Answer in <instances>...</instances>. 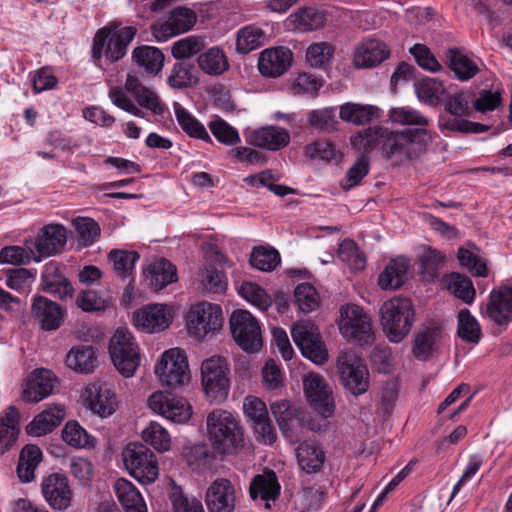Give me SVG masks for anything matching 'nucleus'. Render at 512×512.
Here are the masks:
<instances>
[{
	"instance_id": "f3484780",
	"label": "nucleus",
	"mask_w": 512,
	"mask_h": 512,
	"mask_svg": "<svg viewBox=\"0 0 512 512\" xmlns=\"http://www.w3.org/2000/svg\"><path fill=\"white\" fill-rule=\"evenodd\" d=\"M84 399L89 410L101 418L113 415L120 403L113 386L101 380H95L87 385Z\"/></svg>"
},
{
	"instance_id": "8fccbe9b",
	"label": "nucleus",
	"mask_w": 512,
	"mask_h": 512,
	"mask_svg": "<svg viewBox=\"0 0 512 512\" xmlns=\"http://www.w3.org/2000/svg\"><path fill=\"white\" fill-rule=\"evenodd\" d=\"M457 334L463 341L471 344H477L481 339V326L478 320L466 308L458 312Z\"/></svg>"
},
{
	"instance_id": "58836bf2",
	"label": "nucleus",
	"mask_w": 512,
	"mask_h": 512,
	"mask_svg": "<svg viewBox=\"0 0 512 512\" xmlns=\"http://www.w3.org/2000/svg\"><path fill=\"white\" fill-rule=\"evenodd\" d=\"M440 329L431 327L419 331L414 340L413 355L419 360H427L437 350L442 339Z\"/></svg>"
},
{
	"instance_id": "f257e3e1",
	"label": "nucleus",
	"mask_w": 512,
	"mask_h": 512,
	"mask_svg": "<svg viewBox=\"0 0 512 512\" xmlns=\"http://www.w3.org/2000/svg\"><path fill=\"white\" fill-rule=\"evenodd\" d=\"M125 89L133 96L135 101L120 87L114 86L109 90L111 102L125 112L143 118L145 114L141 107L157 116L163 115L167 110L165 103L157 92L153 88L143 85L136 73L129 72L127 74Z\"/></svg>"
},
{
	"instance_id": "6e6d98bb",
	"label": "nucleus",
	"mask_w": 512,
	"mask_h": 512,
	"mask_svg": "<svg viewBox=\"0 0 512 512\" xmlns=\"http://www.w3.org/2000/svg\"><path fill=\"white\" fill-rule=\"evenodd\" d=\"M304 154L311 160L322 161H340L342 158L341 152L335 147L333 143L328 140H316L304 148Z\"/></svg>"
},
{
	"instance_id": "052dcab7",
	"label": "nucleus",
	"mask_w": 512,
	"mask_h": 512,
	"mask_svg": "<svg viewBox=\"0 0 512 512\" xmlns=\"http://www.w3.org/2000/svg\"><path fill=\"white\" fill-rule=\"evenodd\" d=\"M391 121L399 125H414L424 128L429 124V120L418 110L409 107H393L389 111Z\"/></svg>"
},
{
	"instance_id": "de8ad7c7",
	"label": "nucleus",
	"mask_w": 512,
	"mask_h": 512,
	"mask_svg": "<svg viewBox=\"0 0 512 512\" xmlns=\"http://www.w3.org/2000/svg\"><path fill=\"white\" fill-rule=\"evenodd\" d=\"M199 83V75L193 65L180 62L175 63L168 76V84L173 89L194 87Z\"/></svg>"
},
{
	"instance_id": "9b49d317",
	"label": "nucleus",
	"mask_w": 512,
	"mask_h": 512,
	"mask_svg": "<svg viewBox=\"0 0 512 512\" xmlns=\"http://www.w3.org/2000/svg\"><path fill=\"white\" fill-rule=\"evenodd\" d=\"M338 328L340 334L349 342L362 345L370 343L373 339L371 318L356 304H347L340 308Z\"/></svg>"
},
{
	"instance_id": "72a5a7b5",
	"label": "nucleus",
	"mask_w": 512,
	"mask_h": 512,
	"mask_svg": "<svg viewBox=\"0 0 512 512\" xmlns=\"http://www.w3.org/2000/svg\"><path fill=\"white\" fill-rule=\"evenodd\" d=\"M42 289L61 299L72 298L73 287L65 276L60 273L56 263L49 262L42 272Z\"/></svg>"
},
{
	"instance_id": "2eb2a0df",
	"label": "nucleus",
	"mask_w": 512,
	"mask_h": 512,
	"mask_svg": "<svg viewBox=\"0 0 512 512\" xmlns=\"http://www.w3.org/2000/svg\"><path fill=\"white\" fill-rule=\"evenodd\" d=\"M148 406L155 413L174 423H186L192 416L189 402L167 391H156L148 398Z\"/></svg>"
},
{
	"instance_id": "7ed1b4c3",
	"label": "nucleus",
	"mask_w": 512,
	"mask_h": 512,
	"mask_svg": "<svg viewBox=\"0 0 512 512\" xmlns=\"http://www.w3.org/2000/svg\"><path fill=\"white\" fill-rule=\"evenodd\" d=\"M383 330L391 342H401L409 333L414 321V309L410 299L394 297L380 308Z\"/></svg>"
},
{
	"instance_id": "4be33fe9",
	"label": "nucleus",
	"mask_w": 512,
	"mask_h": 512,
	"mask_svg": "<svg viewBox=\"0 0 512 512\" xmlns=\"http://www.w3.org/2000/svg\"><path fill=\"white\" fill-rule=\"evenodd\" d=\"M205 503L209 512H233L236 506V490L230 480L215 479L207 488Z\"/></svg>"
},
{
	"instance_id": "7c9ffc66",
	"label": "nucleus",
	"mask_w": 512,
	"mask_h": 512,
	"mask_svg": "<svg viewBox=\"0 0 512 512\" xmlns=\"http://www.w3.org/2000/svg\"><path fill=\"white\" fill-rule=\"evenodd\" d=\"M144 277L147 284L155 291L178 280L175 265L164 258L152 262L144 271Z\"/></svg>"
},
{
	"instance_id": "a18cd8bd",
	"label": "nucleus",
	"mask_w": 512,
	"mask_h": 512,
	"mask_svg": "<svg viewBox=\"0 0 512 512\" xmlns=\"http://www.w3.org/2000/svg\"><path fill=\"white\" fill-rule=\"evenodd\" d=\"M42 460V452L38 446L26 445L19 457L17 474L22 482H31L35 477V469Z\"/></svg>"
},
{
	"instance_id": "393cba45",
	"label": "nucleus",
	"mask_w": 512,
	"mask_h": 512,
	"mask_svg": "<svg viewBox=\"0 0 512 512\" xmlns=\"http://www.w3.org/2000/svg\"><path fill=\"white\" fill-rule=\"evenodd\" d=\"M292 61L293 53L290 49L283 46L268 48L260 53L258 69L263 76L276 78L290 68Z\"/></svg>"
},
{
	"instance_id": "a878e982",
	"label": "nucleus",
	"mask_w": 512,
	"mask_h": 512,
	"mask_svg": "<svg viewBox=\"0 0 512 512\" xmlns=\"http://www.w3.org/2000/svg\"><path fill=\"white\" fill-rule=\"evenodd\" d=\"M56 385L54 374L47 369L33 371L25 380L22 398L26 402H39L49 396Z\"/></svg>"
},
{
	"instance_id": "dca6fc26",
	"label": "nucleus",
	"mask_w": 512,
	"mask_h": 512,
	"mask_svg": "<svg viewBox=\"0 0 512 512\" xmlns=\"http://www.w3.org/2000/svg\"><path fill=\"white\" fill-rule=\"evenodd\" d=\"M174 309L163 303L147 304L133 313L134 326L144 333H159L171 325Z\"/></svg>"
},
{
	"instance_id": "bb28decb",
	"label": "nucleus",
	"mask_w": 512,
	"mask_h": 512,
	"mask_svg": "<svg viewBox=\"0 0 512 512\" xmlns=\"http://www.w3.org/2000/svg\"><path fill=\"white\" fill-rule=\"evenodd\" d=\"M249 144L271 151L280 150L290 142L289 132L278 126H266L245 133Z\"/></svg>"
},
{
	"instance_id": "3c124183",
	"label": "nucleus",
	"mask_w": 512,
	"mask_h": 512,
	"mask_svg": "<svg viewBox=\"0 0 512 512\" xmlns=\"http://www.w3.org/2000/svg\"><path fill=\"white\" fill-rule=\"evenodd\" d=\"M112 303V297L105 291L87 289L79 292L77 306L84 312L102 311Z\"/></svg>"
},
{
	"instance_id": "338daca9",
	"label": "nucleus",
	"mask_w": 512,
	"mask_h": 512,
	"mask_svg": "<svg viewBox=\"0 0 512 512\" xmlns=\"http://www.w3.org/2000/svg\"><path fill=\"white\" fill-rule=\"evenodd\" d=\"M307 120L315 129L323 132H332L337 129L338 121L333 107H324L308 113Z\"/></svg>"
},
{
	"instance_id": "864d4df0",
	"label": "nucleus",
	"mask_w": 512,
	"mask_h": 512,
	"mask_svg": "<svg viewBox=\"0 0 512 512\" xmlns=\"http://www.w3.org/2000/svg\"><path fill=\"white\" fill-rule=\"evenodd\" d=\"M40 262V257L35 255L29 240L24 246H6L0 251V262L12 265L29 264L31 261Z\"/></svg>"
},
{
	"instance_id": "c9c22d12",
	"label": "nucleus",
	"mask_w": 512,
	"mask_h": 512,
	"mask_svg": "<svg viewBox=\"0 0 512 512\" xmlns=\"http://www.w3.org/2000/svg\"><path fill=\"white\" fill-rule=\"evenodd\" d=\"M409 266V261L404 257L390 260L378 277V284L381 289H399L407 279Z\"/></svg>"
},
{
	"instance_id": "13d9d810",
	"label": "nucleus",
	"mask_w": 512,
	"mask_h": 512,
	"mask_svg": "<svg viewBox=\"0 0 512 512\" xmlns=\"http://www.w3.org/2000/svg\"><path fill=\"white\" fill-rule=\"evenodd\" d=\"M237 290L242 298L259 310L266 311L272 304L271 297L256 283L244 281Z\"/></svg>"
},
{
	"instance_id": "412c9836",
	"label": "nucleus",
	"mask_w": 512,
	"mask_h": 512,
	"mask_svg": "<svg viewBox=\"0 0 512 512\" xmlns=\"http://www.w3.org/2000/svg\"><path fill=\"white\" fill-rule=\"evenodd\" d=\"M482 316L499 327H507L512 322V294L507 288L493 289L486 305L482 308Z\"/></svg>"
},
{
	"instance_id": "0eeeda50",
	"label": "nucleus",
	"mask_w": 512,
	"mask_h": 512,
	"mask_svg": "<svg viewBox=\"0 0 512 512\" xmlns=\"http://www.w3.org/2000/svg\"><path fill=\"white\" fill-rule=\"evenodd\" d=\"M229 367L221 356H212L202 362L201 382L206 398L211 403L224 402L230 390Z\"/></svg>"
},
{
	"instance_id": "4d7b16f0",
	"label": "nucleus",
	"mask_w": 512,
	"mask_h": 512,
	"mask_svg": "<svg viewBox=\"0 0 512 512\" xmlns=\"http://www.w3.org/2000/svg\"><path fill=\"white\" fill-rule=\"evenodd\" d=\"M386 129L369 127L351 137V145L358 151H370L385 140Z\"/></svg>"
},
{
	"instance_id": "49530a36",
	"label": "nucleus",
	"mask_w": 512,
	"mask_h": 512,
	"mask_svg": "<svg viewBox=\"0 0 512 512\" xmlns=\"http://www.w3.org/2000/svg\"><path fill=\"white\" fill-rule=\"evenodd\" d=\"M174 111L179 126L186 134L192 138L200 139L205 142L212 141L204 125L179 103L174 104Z\"/></svg>"
},
{
	"instance_id": "aec40b11",
	"label": "nucleus",
	"mask_w": 512,
	"mask_h": 512,
	"mask_svg": "<svg viewBox=\"0 0 512 512\" xmlns=\"http://www.w3.org/2000/svg\"><path fill=\"white\" fill-rule=\"evenodd\" d=\"M270 410L277 421L283 436L290 442H295L303 427L300 409L291 401L281 399L270 404Z\"/></svg>"
},
{
	"instance_id": "473e14b6",
	"label": "nucleus",
	"mask_w": 512,
	"mask_h": 512,
	"mask_svg": "<svg viewBox=\"0 0 512 512\" xmlns=\"http://www.w3.org/2000/svg\"><path fill=\"white\" fill-rule=\"evenodd\" d=\"M113 489L125 512H148L144 498L131 481L119 478L114 482Z\"/></svg>"
},
{
	"instance_id": "f03ea898",
	"label": "nucleus",
	"mask_w": 512,
	"mask_h": 512,
	"mask_svg": "<svg viewBox=\"0 0 512 512\" xmlns=\"http://www.w3.org/2000/svg\"><path fill=\"white\" fill-rule=\"evenodd\" d=\"M207 437L221 455H233L244 445V434L236 416L223 409L212 410L206 418Z\"/></svg>"
},
{
	"instance_id": "4468645a",
	"label": "nucleus",
	"mask_w": 512,
	"mask_h": 512,
	"mask_svg": "<svg viewBox=\"0 0 512 512\" xmlns=\"http://www.w3.org/2000/svg\"><path fill=\"white\" fill-rule=\"evenodd\" d=\"M230 329L234 340L244 351L253 353L261 348V329L249 311H234L230 317Z\"/></svg>"
},
{
	"instance_id": "79ce46f5",
	"label": "nucleus",
	"mask_w": 512,
	"mask_h": 512,
	"mask_svg": "<svg viewBox=\"0 0 512 512\" xmlns=\"http://www.w3.org/2000/svg\"><path fill=\"white\" fill-rule=\"evenodd\" d=\"M68 368L79 373H91L97 364L95 351L91 346H77L71 348L66 356Z\"/></svg>"
},
{
	"instance_id": "c756f323",
	"label": "nucleus",
	"mask_w": 512,
	"mask_h": 512,
	"mask_svg": "<svg viewBox=\"0 0 512 512\" xmlns=\"http://www.w3.org/2000/svg\"><path fill=\"white\" fill-rule=\"evenodd\" d=\"M65 418V410L62 405H49L45 410L36 415L27 425L26 431L31 436L40 437L52 432Z\"/></svg>"
},
{
	"instance_id": "0e129e2a",
	"label": "nucleus",
	"mask_w": 512,
	"mask_h": 512,
	"mask_svg": "<svg viewBox=\"0 0 512 512\" xmlns=\"http://www.w3.org/2000/svg\"><path fill=\"white\" fill-rule=\"evenodd\" d=\"M250 263L254 268L260 271L269 272L279 265L280 255L273 248L260 246L253 249L250 256Z\"/></svg>"
},
{
	"instance_id": "9d476101",
	"label": "nucleus",
	"mask_w": 512,
	"mask_h": 512,
	"mask_svg": "<svg viewBox=\"0 0 512 512\" xmlns=\"http://www.w3.org/2000/svg\"><path fill=\"white\" fill-rule=\"evenodd\" d=\"M113 30L108 27L98 30L93 40L92 56L100 59L105 55L111 61L121 59L127 52V46L134 39L137 29L127 26Z\"/></svg>"
},
{
	"instance_id": "6ab92c4d",
	"label": "nucleus",
	"mask_w": 512,
	"mask_h": 512,
	"mask_svg": "<svg viewBox=\"0 0 512 512\" xmlns=\"http://www.w3.org/2000/svg\"><path fill=\"white\" fill-rule=\"evenodd\" d=\"M196 13L187 7H175L165 17L152 26V33L159 42L189 31L196 23Z\"/></svg>"
},
{
	"instance_id": "20e7f679",
	"label": "nucleus",
	"mask_w": 512,
	"mask_h": 512,
	"mask_svg": "<svg viewBox=\"0 0 512 512\" xmlns=\"http://www.w3.org/2000/svg\"><path fill=\"white\" fill-rule=\"evenodd\" d=\"M109 354L116 370L125 378L133 377L140 366V348L133 334L118 328L109 342Z\"/></svg>"
},
{
	"instance_id": "603ef678",
	"label": "nucleus",
	"mask_w": 512,
	"mask_h": 512,
	"mask_svg": "<svg viewBox=\"0 0 512 512\" xmlns=\"http://www.w3.org/2000/svg\"><path fill=\"white\" fill-rule=\"evenodd\" d=\"M414 88L418 99L430 106L438 105L445 92L443 83L430 77L415 82Z\"/></svg>"
},
{
	"instance_id": "b1692460",
	"label": "nucleus",
	"mask_w": 512,
	"mask_h": 512,
	"mask_svg": "<svg viewBox=\"0 0 512 512\" xmlns=\"http://www.w3.org/2000/svg\"><path fill=\"white\" fill-rule=\"evenodd\" d=\"M42 493L47 503L54 509L64 510L71 504L72 492L64 474L52 473L43 478Z\"/></svg>"
},
{
	"instance_id": "5fc2aeb1",
	"label": "nucleus",
	"mask_w": 512,
	"mask_h": 512,
	"mask_svg": "<svg viewBox=\"0 0 512 512\" xmlns=\"http://www.w3.org/2000/svg\"><path fill=\"white\" fill-rule=\"evenodd\" d=\"M142 439L151 445L156 451L164 453L171 448V436L169 432L159 423L151 422L142 430Z\"/></svg>"
},
{
	"instance_id": "6e6552de",
	"label": "nucleus",
	"mask_w": 512,
	"mask_h": 512,
	"mask_svg": "<svg viewBox=\"0 0 512 512\" xmlns=\"http://www.w3.org/2000/svg\"><path fill=\"white\" fill-rule=\"evenodd\" d=\"M186 328L188 333L196 339H204L214 334L223 326L222 308L214 303L200 301L192 304L186 315Z\"/></svg>"
},
{
	"instance_id": "f704fd0d",
	"label": "nucleus",
	"mask_w": 512,
	"mask_h": 512,
	"mask_svg": "<svg viewBox=\"0 0 512 512\" xmlns=\"http://www.w3.org/2000/svg\"><path fill=\"white\" fill-rule=\"evenodd\" d=\"M380 116V108L374 105L346 102L339 107L340 119L358 126L369 124Z\"/></svg>"
},
{
	"instance_id": "cd10ccee",
	"label": "nucleus",
	"mask_w": 512,
	"mask_h": 512,
	"mask_svg": "<svg viewBox=\"0 0 512 512\" xmlns=\"http://www.w3.org/2000/svg\"><path fill=\"white\" fill-rule=\"evenodd\" d=\"M388 46L378 39L360 42L354 50L353 64L357 68H372L389 57Z\"/></svg>"
},
{
	"instance_id": "69168bd1",
	"label": "nucleus",
	"mask_w": 512,
	"mask_h": 512,
	"mask_svg": "<svg viewBox=\"0 0 512 512\" xmlns=\"http://www.w3.org/2000/svg\"><path fill=\"white\" fill-rule=\"evenodd\" d=\"M338 257L354 271H361L366 266L365 256L359 251L356 243L350 239L342 241L338 249Z\"/></svg>"
},
{
	"instance_id": "ddd939ff",
	"label": "nucleus",
	"mask_w": 512,
	"mask_h": 512,
	"mask_svg": "<svg viewBox=\"0 0 512 512\" xmlns=\"http://www.w3.org/2000/svg\"><path fill=\"white\" fill-rule=\"evenodd\" d=\"M291 336L304 357L315 364H323L327 361V349L314 323L308 320L296 322L291 329Z\"/></svg>"
},
{
	"instance_id": "f8f14e48",
	"label": "nucleus",
	"mask_w": 512,
	"mask_h": 512,
	"mask_svg": "<svg viewBox=\"0 0 512 512\" xmlns=\"http://www.w3.org/2000/svg\"><path fill=\"white\" fill-rule=\"evenodd\" d=\"M337 372L343 387L351 394H364L370 385L369 371L354 352H343L337 359Z\"/></svg>"
},
{
	"instance_id": "4c0bfd02",
	"label": "nucleus",
	"mask_w": 512,
	"mask_h": 512,
	"mask_svg": "<svg viewBox=\"0 0 512 512\" xmlns=\"http://www.w3.org/2000/svg\"><path fill=\"white\" fill-rule=\"evenodd\" d=\"M442 282L450 294L462 300L465 304L474 302L476 291L468 276L453 272L445 275Z\"/></svg>"
},
{
	"instance_id": "2f4dec72",
	"label": "nucleus",
	"mask_w": 512,
	"mask_h": 512,
	"mask_svg": "<svg viewBox=\"0 0 512 512\" xmlns=\"http://www.w3.org/2000/svg\"><path fill=\"white\" fill-rule=\"evenodd\" d=\"M295 456L300 470L307 474L319 472L325 462L322 447L313 441L301 442L295 449Z\"/></svg>"
},
{
	"instance_id": "09e8293b",
	"label": "nucleus",
	"mask_w": 512,
	"mask_h": 512,
	"mask_svg": "<svg viewBox=\"0 0 512 512\" xmlns=\"http://www.w3.org/2000/svg\"><path fill=\"white\" fill-rule=\"evenodd\" d=\"M448 61L455 76L462 81L473 78L479 72L478 64L457 49L448 51Z\"/></svg>"
},
{
	"instance_id": "bf43d9fd",
	"label": "nucleus",
	"mask_w": 512,
	"mask_h": 512,
	"mask_svg": "<svg viewBox=\"0 0 512 512\" xmlns=\"http://www.w3.org/2000/svg\"><path fill=\"white\" fill-rule=\"evenodd\" d=\"M109 259L116 274L125 279L132 274L139 255L135 251L113 250L109 253Z\"/></svg>"
},
{
	"instance_id": "423d86ee",
	"label": "nucleus",
	"mask_w": 512,
	"mask_h": 512,
	"mask_svg": "<svg viewBox=\"0 0 512 512\" xmlns=\"http://www.w3.org/2000/svg\"><path fill=\"white\" fill-rule=\"evenodd\" d=\"M122 460L130 476L141 484H151L159 476L157 457L145 444H127L122 451Z\"/></svg>"
},
{
	"instance_id": "e433bc0d",
	"label": "nucleus",
	"mask_w": 512,
	"mask_h": 512,
	"mask_svg": "<svg viewBox=\"0 0 512 512\" xmlns=\"http://www.w3.org/2000/svg\"><path fill=\"white\" fill-rule=\"evenodd\" d=\"M20 414L11 406L0 416V454H4L16 442L19 428Z\"/></svg>"
},
{
	"instance_id": "680f3d73",
	"label": "nucleus",
	"mask_w": 512,
	"mask_h": 512,
	"mask_svg": "<svg viewBox=\"0 0 512 512\" xmlns=\"http://www.w3.org/2000/svg\"><path fill=\"white\" fill-rule=\"evenodd\" d=\"M266 40L264 31L256 26H246L238 32L237 50L248 53L263 45Z\"/></svg>"
},
{
	"instance_id": "5701e85b",
	"label": "nucleus",
	"mask_w": 512,
	"mask_h": 512,
	"mask_svg": "<svg viewBox=\"0 0 512 512\" xmlns=\"http://www.w3.org/2000/svg\"><path fill=\"white\" fill-rule=\"evenodd\" d=\"M66 238V229L62 225L49 224L40 230L36 239L29 241L41 261L60 252L66 244Z\"/></svg>"
},
{
	"instance_id": "37998d69",
	"label": "nucleus",
	"mask_w": 512,
	"mask_h": 512,
	"mask_svg": "<svg viewBox=\"0 0 512 512\" xmlns=\"http://www.w3.org/2000/svg\"><path fill=\"white\" fill-rule=\"evenodd\" d=\"M280 491V485L274 472L269 471L256 475L250 484V496L253 499L275 500Z\"/></svg>"
},
{
	"instance_id": "c85d7f7f",
	"label": "nucleus",
	"mask_w": 512,
	"mask_h": 512,
	"mask_svg": "<svg viewBox=\"0 0 512 512\" xmlns=\"http://www.w3.org/2000/svg\"><path fill=\"white\" fill-rule=\"evenodd\" d=\"M32 314L40 327L46 331L57 330L64 320V311L61 306L44 296L34 298Z\"/></svg>"
},
{
	"instance_id": "a19ab883",
	"label": "nucleus",
	"mask_w": 512,
	"mask_h": 512,
	"mask_svg": "<svg viewBox=\"0 0 512 512\" xmlns=\"http://www.w3.org/2000/svg\"><path fill=\"white\" fill-rule=\"evenodd\" d=\"M134 62L147 73L157 75L164 65V54L159 48L153 46H140L133 50Z\"/></svg>"
},
{
	"instance_id": "ea45409f",
	"label": "nucleus",
	"mask_w": 512,
	"mask_h": 512,
	"mask_svg": "<svg viewBox=\"0 0 512 512\" xmlns=\"http://www.w3.org/2000/svg\"><path fill=\"white\" fill-rule=\"evenodd\" d=\"M198 67L207 75L219 76L229 68V62L224 51L217 47H210L199 54Z\"/></svg>"
},
{
	"instance_id": "774afa93",
	"label": "nucleus",
	"mask_w": 512,
	"mask_h": 512,
	"mask_svg": "<svg viewBox=\"0 0 512 512\" xmlns=\"http://www.w3.org/2000/svg\"><path fill=\"white\" fill-rule=\"evenodd\" d=\"M204 47L203 38L191 35L174 42L171 54L175 59H188L198 54Z\"/></svg>"
},
{
	"instance_id": "39448f33",
	"label": "nucleus",
	"mask_w": 512,
	"mask_h": 512,
	"mask_svg": "<svg viewBox=\"0 0 512 512\" xmlns=\"http://www.w3.org/2000/svg\"><path fill=\"white\" fill-rule=\"evenodd\" d=\"M431 133L425 128L389 131L386 129L383 141L384 151L401 159H412L426 150L431 142Z\"/></svg>"
},
{
	"instance_id": "e2e57ef3",
	"label": "nucleus",
	"mask_w": 512,
	"mask_h": 512,
	"mask_svg": "<svg viewBox=\"0 0 512 512\" xmlns=\"http://www.w3.org/2000/svg\"><path fill=\"white\" fill-rule=\"evenodd\" d=\"M62 438L67 444L77 448L93 447L95 445V439L75 421L66 423L62 430Z\"/></svg>"
},
{
	"instance_id": "a211bd4d",
	"label": "nucleus",
	"mask_w": 512,
	"mask_h": 512,
	"mask_svg": "<svg viewBox=\"0 0 512 512\" xmlns=\"http://www.w3.org/2000/svg\"><path fill=\"white\" fill-rule=\"evenodd\" d=\"M303 391L308 403L323 417L334 412V398L331 386L317 373H308L303 378Z\"/></svg>"
},
{
	"instance_id": "c03bdc74",
	"label": "nucleus",
	"mask_w": 512,
	"mask_h": 512,
	"mask_svg": "<svg viewBox=\"0 0 512 512\" xmlns=\"http://www.w3.org/2000/svg\"><path fill=\"white\" fill-rule=\"evenodd\" d=\"M326 21L322 11L304 8L289 16V26L300 32H309L321 28Z\"/></svg>"
},
{
	"instance_id": "1a4fd4ad",
	"label": "nucleus",
	"mask_w": 512,
	"mask_h": 512,
	"mask_svg": "<svg viewBox=\"0 0 512 512\" xmlns=\"http://www.w3.org/2000/svg\"><path fill=\"white\" fill-rule=\"evenodd\" d=\"M154 372L162 385L178 388L190 382V369L185 352L180 348L165 350L154 366Z\"/></svg>"
}]
</instances>
